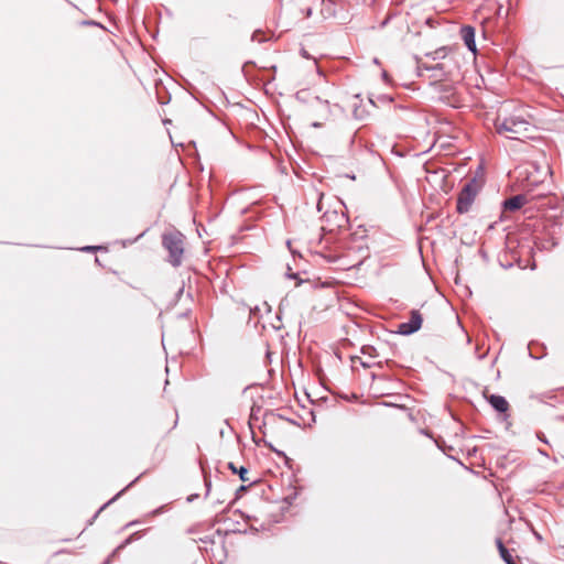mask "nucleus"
Segmentation results:
<instances>
[{
  "mask_svg": "<svg viewBox=\"0 0 564 564\" xmlns=\"http://www.w3.org/2000/svg\"><path fill=\"white\" fill-rule=\"evenodd\" d=\"M507 106L500 109L496 119L495 127L499 134H503L509 139H520L528 137L531 123L524 108H519L514 113L508 115Z\"/></svg>",
  "mask_w": 564,
  "mask_h": 564,
  "instance_id": "f257e3e1",
  "label": "nucleus"
},
{
  "mask_svg": "<svg viewBox=\"0 0 564 564\" xmlns=\"http://www.w3.org/2000/svg\"><path fill=\"white\" fill-rule=\"evenodd\" d=\"M162 245L169 252L167 261L173 267H180L184 254V236L180 231H169L162 236Z\"/></svg>",
  "mask_w": 564,
  "mask_h": 564,
  "instance_id": "f03ea898",
  "label": "nucleus"
},
{
  "mask_svg": "<svg viewBox=\"0 0 564 564\" xmlns=\"http://www.w3.org/2000/svg\"><path fill=\"white\" fill-rule=\"evenodd\" d=\"M480 184L476 178L469 180L462 191L458 194L457 197V206L456 210L459 214L468 213L473 203L475 202V198L477 194L479 193Z\"/></svg>",
  "mask_w": 564,
  "mask_h": 564,
  "instance_id": "7ed1b4c3",
  "label": "nucleus"
},
{
  "mask_svg": "<svg viewBox=\"0 0 564 564\" xmlns=\"http://www.w3.org/2000/svg\"><path fill=\"white\" fill-rule=\"evenodd\" d=\"M422 315L419 311H412L409 322L399 324L398 329L402 335H411L417 332L422 326Z\"/></svg>",
  "mask_w": 564,
  "mask_h": 564,
  "instance_id": "20e7f679",
  "label": "nucleus"
},
{
  "mask_svg": "<svg viewBox=\"0 0 564 564\" xmlns=\"http://www.w3.org/2000/svg\"><path fill=\"white\" fill-rule=\"evenodd\" d=\"M311 111L314 117L326 120L330 115V106L328 100H324L319 97H314L312 102Z\"/></svg>",
  "mask_w": 564,
  "mask_h": 564,
  "instance_id": "39448f33",
  "label": "nucleus"
},
{
  "mask_svg": "<svg viewBox=\"0 0 564 564\" xmlns=\"http://www.w3.org/2000/svg\"><path fill=\"white\" fill-rule=\"evenodd\" d=\"M460 36L467 46V48L475 53L476 52V41H475V29L470 25H464L460 29Z\"/></svg>",
  "mask_w": 564,
  "mask_h": 564,
  "instance_id": "423d86ee",
  "label": "nucleus"
},
{
  "mask_svg": "<svg viewBox=\"0 0 564 564\" xmlns=\"http://www.w3.org/2000/svg\"><path fill=\"white\" fill-rule=\"evenodd\" d=\"M525 203L523 195H516L506 199L502 204L505 212H516L520 209Z\"/></svg>",
  "mask_w": 564,
  "mask_h": 564,
  "instance_id": "0eeeda50",
  "label": "nucleus"
},
{
  "mask_svg": "<svg viewBox=\"0 0 564 564\" xmlns=\"http://www.w3.org/2000/svg\"><path fill=\"white\" fill-rule=\"evenodd\" d=\"M487 400L490 403V405L500 413H505L509 409V403L502 395L491 394L487 397Z\"/></svg>",
  "mask_w": 564,
  "mask_h": 564,
  "instance_id": "6e6552de",
  "label": "nucleus"
},
{
  "mask_svg": "<svg viewBox=\"0 0 564 564\" xmlns=\"http://www.w3.org/2000/svg\"><path fill=\"white\" fill-rule=\"evenodd\" d=\"M497 544H498L499 553H500L502 560L507 564H516L512 555L510 554L509 550L503 545V543L500 540H498Z\"/></svg>",
  "mask_w": 564,
  "mask_h": 564,
  "instance_id": "1a4fd4ad",
  "label": "nucleus"
},
{
  "mask_svg": "<svg viewBox=\"0 0 564 564\" xmlns=\"http://www.w3.org/2000/svg\"><path fill=\"white\" fill-rule=\"evenodd\" d=\"M228 468L234 473L238 474L241 481L246 482L249 481V478L247 477L248 469L243 466L237 468L234 463H228Z\"/></svg>",
  "mask_w": 564,
  "mask_h": 564,
  "instance_id": "9d476101",
  "label": "nucleus"
},
{
  "mask_svg": "<svg viewBox=\"0 0 564 564\" xmlns=\"http://www.w3.org/2000/svg\"><path fill=\"white\" fill-rule=\"evenodd\" d=\"M423 67L426 70H433L435 73L434 77H438L440 75H442L443 74V69H444V65L443 64H436L435 66L423 65Z\"/></svg>",
  "mask_w": 564,
  "mask_h": 564,
  "instance_id": "9b49d317",
  "label": "nucleus"
},
{
  "mask_svg": "<svg viewBox=\"0 0 564 564\" xmlns=\"http://www.w3.org/2000/svg\"><path fill=\"white\" fill-rule=\"evenodd\" d=\"M446 51H447L446 47H441V48L436 50L435 52L427 54V56H432L433 59H436L438 57H445Z\"/></svg>",
  "mask_w": 564,
  "mask_h": 564,
  "instance_id": "f8f14e48",
  "label": "nucleus"
},
{
  "mask_svg": "<svg viewBox=\"0 0 564 564\" xmlns=\"http://www.w3.org/2000/svg\"><path fill=\"white\" fill-rule=\"evenodd\" d=\"M308 97H310V91L306 90V89H302V90H299L296 93V98L300 100V101H307L308 100Z\"/></svg>",
  "mask_w": 564,
  "mask_h": 564,
  "instance_id": "ddd939ff",
  "label": "nucleus"
},
{
  "mask_svg": "<svg viewBox=\"0 0 564 564\" xmlns=\"http://www.w3.org/2000/svg\"><path fill=\"white\" fill-rule=\"evenodd\" d=\"M321 126H322V123H321V122H317V121H314V122H313V127H315V128L321 127Z\"/></svg>",
  "mask_w": 564,
  "mask_h": 564,
  "instance_id": "4468645a",
  "label": "nucleus"
},
{
  "mask_svg": "<svg viewBox=\"0 0 564 564\" xmlns=\"http://www.w3.org/2000/svg\"><path fill=\"white\" fill-rule=\"evenodd\" d=\"M339 220H340V221H346V219H345V215H344V214H341V215L339 216Z\"/></svg>",
  "mask_w": 564,
  "mask_h": 564,
  "instance_id": "2eb2a0df",
  "label": "nucleus"
},
{
  "mask_svg": "<svg viewBox=\"0 0 564 564\" xmlns=\"http://www.w3.org/2000/svg\"><path fill=\"white\" fill-rule=\"evenodd\" d=\"M534 535H535V538H538L539 540H541V535H540L539 533L534 532Z\"/></svg>",
  "mask_w": 564,
  "mask_h": 564,
  "instance_id": "dca6fc26",
  "label": "nucleus"
},
{
  "mask_svg": "<svg viewBox=\"0 0 564 564\" xmlns=\"http://www.w3.org/2000/svg\"><path fill=\"white\" fill-rule=\"evenodd\" d=\"M311 14H312V10H311V9H308V10H307V17H310Z\"/></svg>",
  "mask_w": 564,
  "mask_h": 564,
  "instance_id": "f3484780",
  "label": "nucleus"
},
{
  "mask_svg": "<svg viewBox=\"0 0 564 564\" xmlns=\"http://www.w3.org/2000/svg\"><path fill=\"white\" fill-rule=\"evenodd\" d=\"M252 40H253V41H256V40H257V34H256V33H253V35H252Z\"/></svg>",
  "mask_w": 564,
  "mask_h": 564,
  "instance_id": "a211bd4d",
  "label": "nucleus"
}]
</instances>
